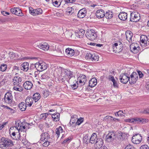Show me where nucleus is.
<instances>
[{
	"instance_id": "9b49d317",
	"label": "nucleus",
	"mask_w": 149,
	"mask_h": 149,
	"mask_svg": "<svg viewBox=\"0 0 149 149\" xmlns=\"http://www.w3.org/2000/svg\"><path fill=\"white\" fill-rule=\"evenodd\" d=\"M147 119L143 118H131V123L135 124H142L148 122Z\"/></svg>"
},
{
	"instance_id": "864d4df0",
	"label": "nucleus",
	"mask_w": 149,
	"mask_h": 149,
	"mask_svg": "<svg viewBox=\"0 0 149 149\" xmlns=\"http://www.w3.org/2000/svg\"><path fill=\"white\" fill-rule=\"evenodd\" d=\"M71 140V137H69L65 139L64 140L63 142V143H68L70 142Z\"/></svg>"
},
{
	"instance_id": "8fccbe9b",
	"label": "nucleus",
	"mask_w": 149,
	"mask_h": 149,
	"mask_svg": "<svg viewBox=\"0 0 149 149\" xmlns=\"http://www.w3.org/2000/svg\"><path fill=\"white\" fill-rule=\"evenodd\" d=\"M56 56L58 57H62L64 55V52L61 50H58Z\"/></svg>"
},
{
	"instance_id": "0eeeda50",
	"label": "nucleus",
	"mask_w": 149,
	"mask_h": 149,
	"mask_svg": "<svg viewBox=\"0 0 149 149\" xmlns=\"http://www.w3.org/2000/svg\"><path fill=\"white\" fill-rule=\"evenodd\" d=\"M30 13L33 16H36L41 15L43 12L42 10L40 8L34 9L31 7H29Z\"/></svg>"
},
{
	"instance_id": "473e14b6",
	"label": "nucleus",
	"mask_w": 149,
	"mask_h": 149,
	"mask_svg": "<svg viewBox=\"0 0 149 149\" xmlns=\"http://www.w3.org/2000/svg\"><path fill=\"white\" fill-rule=\"evenodd\" d=\"M77 116L76 115H74L73 117H72L71 119L70 122V124L72 126H74L76 125V122L77 120Z\"/></svg>"
},
{
	"instance_id": "5fc2aeb1",
	"label": "nucleus",
	"mask_w": 149,
	"mask_h": 149,
	"mask_svg": "<svg viewBox=\"0 0 149 149\" xmlns=\"http://www.w3.org/2000/svg\"><path fill=\"white\" fill-rule=\"evenodd\" d=\"M83 140L85 142L89 141L90 140V137L88 135H86L84 137Z\"/></svg>"
},
{
	"instance_id": "6ab92c4d",
	"label": "nucleus",
	"mask_w": 149,
	"mask_h": 149,
	"mask_svg": "<svg viewBox=\"0 0 149 149\" xmlns=\"http://www.w3.org/2000/svg\"><path fill=\"white\" fill-rule=\"evenodd\" d=\"M103 143L102 139L101 138H97L95 143V146L97 148H100L102 147Z\"/></svg>"
},
{
	"instance_id": "bb28decb",
	"label": "nucleus",
	"mask_w": 149,
	"mask_h": 149,
	"mask_svg": "<svg viewBox=\"0 0 149 149\" xmlns=\"http://www.w3.org/2000/svg\"><path fill=\"white\" fill-rule=\"evenodd\" d=\"M97 84V79L95 78H93L89 81V86L91 87H93L96 85Z\"/></svg>"
},
{
	"instance_id": "1a4fd4ad",
	"label": "nucleus",
	"mask_w": 149,
	"mask_h": 149,
	"mask_svg": "<svg viewBox=\"0 0 149 149\" xmlns=\"http://www.w3.org/2000/svg\"><path fill=\"white\" fill-rule=\"evenodd\" d=\"M87 60H91L92 61L96 62L97 61L99 58L97 54L87 53L85 56Z\"/></svg>"
},
{
	"instance_id": "dca6fc26",
	"label": "nucleus",
	"mask_w": 149,
	"mask_h": 149,
	"mask_svg": "<svg viewBox=\"0 0 149 149\" xmlns=\"http://www.w3.org/2000/svg\"><path fill=\"white\" fill-rule=\"evenodd\" d=\"M22 81V78L19 76H15L13 79L12 82L14 86L20 85Z\"/></svg>"
},
{
	"instance_id": "de8ad7c7",
	"label": "nucleus",
	"mask_w": 149,
	"mask_h": 149,
	"mask_svg": "<svg viewBox=\"0 0 149 149\" xmlns=\"http://www.w3.org/2000/svg\"><path fill=\"white\" fill-rule=\"evenodd\" d=\"M126 37L127 40L130 43V31H127L125 32Z\"/></svg>"
},
{
	"instance_id": "ddd939ff",
	"label": "nucleus",
	"mask_w": 149,
	"mask_h": 149,
	"mask_svg": "<svg viewBox=\"0 0 149 149\" xmlns=\"http://www.w3.org/2000/svg\"><path fill=\"white\" fill-rule=\"evenodd\" d=\"M116 134L114 132H109L106 136V140L108 142H110L113 141L116 138Z\"/></svg>"
},
{
	"instance_id": "c03bdc74",
	"label": "nucleus",
	"mask_w": 149,
	"mask_h": 149,
	"mask_svg": "<svg viewBox=\"0 0 149 149\" xmlns=\"http://www.w3.org/2000/svg\"><path fill=\"white\" fill-rule=\"evenodd\" d=\"M7 65L6 64L3 63L0 66V70L2 72L6 71L7 68Z\"/></svg>"
},
{
	"instance_id": "c85d7f7f",
	"label": "nucleus",
	"mask_w": 149,
	"mask_h": 149,
	"mask_svg": "<svg viewBox=\"0 0 149 149\" xmlns=\"http://www.w3.org/2000/svg\"><path fill=\"white\" fill-rule=\"evenodd\" d=\"M147 37L144 35H142L140 37L141 42L144 44L145 46H147Z\"/></svg>"
},
{
	"instance_id": "e2e57ef3",
	"label": "nucleus",
	"mask_w": 149,
	"mask_h": 149,
	"mask_svg": "<svg viewBox=\"0 0 149 149\" xmlns=\"http://www.w3.org/2000/svg\"><path fill=\"white\" fill-rule=\"evenodd\" d=\"M124 135L122 133H121L119 135V137L120 139L121 140H123L125 139Z\"/></svg>"
},
{
	"instance_id": "774afa93",
	"label": "nucleus",
	"mask_w": 149,
	"mask_h": 149,
	"mask_svg": "<svg viewBox=\"0 0 149 149\" xmlns=\"http://www.w3.org/2000/svg\"><path fill=\"white\" fill-rule=\"evenodd\" d=\"M143 113L144 114L149 113V108L147 109H146L144 110Z\"/></svg>"
},
{
	"instance_id": "423d86ee",
	"label": "nucleus",
	"mask_w": 149,
	"mask_h": 149,
	"mask_svg": "<svg viewBox=\"0 0 149 149\" xmlns=\"http://www.w3.org/2000/svg\"><path fill=\"white\" fill-rule=\"evenodd\" d=\"M122 43L119 41H117L113 45L112 49L113 52L118 53L123 49Z\"/></svg>"
},
{
	"instance_id": "2eb2a0df",
	"label": "nucleus",
	"mask_w": 149,
	"mask_h": 149,
	"mask_svg": "<svg viewBox=\"0 0 149 149\" xmlns=\"http://www.w3.org/2000/svg\"><path fill=\"white\" fill-rule=\"evenodd\" d=\"M86 9L85 8H83L79 11L77 16L78 17L80 18H83L86 16Z\"/></svg>"
},
{
	"instance_id": "680f3d73",
	"label": "nucleus",
	"mask_w": 149,
	"mask_h": 149,
	"mask_svg": "<svg viewBox=\"0 0 149 149\" xmlns=\"http://www.w3.org/2000/svg\"><path fill=\"white\" fill-rule=\"evenodd\" d=\"M65 2L67 3H73L76 0H65Z\"/></svg>"
},
{
	"instance_id": "58836bf2",
	"label": "nucleus",
	"mask_w": 149,
	"mask_h": 149,
	"mask_svg": "<svg viewBox=\"0 0 149 149\" xmlns=\"http://www.w3.org/2000/svg\"><path fill=\"white\" fill-rule=\"evenodd\" d=\"M52 116L54 121L57 122L59 120L60 114L59 113H56L53 114H52Z\"/></svg>"
},
{
	"instance_id": "37998d69",
	"label": "nucleus",
	"mask_w": 149,
	"mask_h": 149,
	"mask_svg": "<svg viewBox=\"0 0 149 149\" xmlns=\"http://www.w3.org/2000/svg\"><path fill=\"white\" fill-rule=\"evenodd\" d=\"M22 123L20 122L19 123H17V122H16L15 127L16 129L17 130L19 131L20 130L22 131Z\"/></svg>"
},
{
	"instance_id": "393cba45",
	"label": "nucleus",
	"mask_w": 149,
	"mask_h": 149,
	"mask_svg": "<svg viewBox=\"0 0 149 149\" xmlns=\"http://www.w3.org/2000/svg\"><path fill=\"white\" fill-rule=\"evenodd\" d=\"M65 53L68 56H72L74 54L75 52L74 50L73 49L68 48L66 49Z\"/></svg>"
},
{
	"instance_id": "c9c22d12",
	"label": "nucleus",
	"mask_w": 149,
	"mask_h": 149,
	"mask_svg": "<svg viewBox=\"0 0 149 149\" xmlns=\"http://www.w3.org/2000/svg\"><path fill=\"white\" fill-rule=\"evenodd\" d=\"M85 31L83 29H81L76 33V35L79 38H82L83 37Z\"/></svg>"
},
{
	"instance_id": "79ce46f5",
	"label": "nucleus",
	"mask_w": 149,
	"mask_h": 149,
	"mask_svg": "<svg viewBox=\"0 0 149 149\" xmlns=\"http://www.w3.org/2000/svg\"><path fill=\"white\" fill-rule=\"evenodd\" d=\"M13 88V89L17 91L21 92L23 90L21 86L20 85H16Z\"/></svg>"
},
{
	"instance_id": "e433bc0d",
	"label": "nucleus",
	"mask_w": 149,
	"mask_h": 149,
	"mask_svg": "<svg viewBox=\"0 0 149 149\" xmlns=\"http://www.w3.org/2000/svg\"><path fill=\"white\" fill-rule=\"evenodd\" d=\"M56 135L58 138L59 137L60 133H62L63 132V130L61 126L57 128H56L55 130Z\"/></svg>"
},
{
	"instance_id": "6e6552de",
	"label": "nucleus",
	"mask_w": 149,
	"mask_h": 149,
	"mask_svg": "<svg viewBox=\"0 0 149 149\" xmlns=\"http://www.w3.org/2000/svg\"><path fill=\"white\" fill-rule=\"evenodd\" d=\"M36 66L37 70L41 72L46 69L48 67V65L47 63L41 61L37 62Z\"/></svg>"
},
{
	"instance_id": "2f4dec72",
	"label": "nucleus",
	"mask_w": 149,
	"mask_h": 149,
	"mask_svg": "<svg viewBox=\"0 0 149 149\" xmlns=\"http://www.w3.org/2000/svg\"><path fill=\"white\" fill-rule=\"evenodd\" d=\"M29 64L27 62H24L21 65V68L22 70L27 71L29 69Z\"/></svg>"
},
{
	"instance_id": "cd10ccee",
	"label": "nucleus",
	"mask_w": 149,
	"mask_h": 149,
	"mask_svg": "<svg viewBox=\"0 0 149 149\" xmlns=\"http://www.w3.org/2000/svg\"><path fill=\"white\" fill-rule=\"evenodd\" d=\"M97 136L96 133H93L91 135V137H90V140L89 141L90 143L92 144L94 143L97 139Z\"/></svg>"
},
{
	"instance_id": "09e8293b",
	"label": "nucleus",
	"mask_w": 149,
	"mask_h": 149,
	"mask_svg": "<svg viewBox=\"0 0 149 149\" xmlns=\"http://www.w3.org/2000/svg\"><path fill=\"white\" fill-rule=\"evenodd\" d=\"M10 56L11 58L14 59H17L19 56L17 54L13 52H11Z\"/></svg>"
},
{
	"instance_id": "b1692460",
	"label": "nucleus",
	"mask_w": 149,
	"mask_h": 149,
	"mask_svg": "<svg viewBox=\"0 0 149 149\" xmlns=\"http://www.w3.org/2000/svg\"><path fill=\"white\" fill-rule=\"evenodd\" d=\"M138 74L135 72H133L131 74V84L135 83L138 79Z\"/></svg>"
},
{
	"instance_id": "4d7b16f0",
	"label": "nucleus",
	"mask_w": 149,
	"mask_h": 149,
	"mask_svg": "<svg viewBox=\"0 0 149 149\" xmlns=\"http://www.w3.org/2000/svg\"><path fill=\"white\" fill-rule=\"evenodd\" d=\"M83 121V118H80L78 120H77L76 122V124L78 125H80Z\"/></svg>"
},
{
	"instance_id": "a211bd4d",
	"label": "nucleus",
	"mask_w": 149,
	"mask_h": 149,
	"mask_svg": "<svg viewBox=\"0 0 149 149\" xmlns=\"http://www.w3.org/2000/svg\"><path fill=\"white\" fill-rule=\"evenodd\" d=\"M40 139V141L44 142L45 141L50 140V136L47 132H45L42 134Z\"/></svg>"
},
{
	"instance_id": "f704fd0d",
	"label": "nucleus",
	"mask_w": 149,
	"mask_h": 149,
	"mask_svg": "<svg viewBox=\"0 0 149 149\" xmlns=\"http://www.w3.org/2000/svg\"><path fill=\"white\" fill-rule=\"evenodd\" d=\"M113 13L111 11L108 10L104 13V16L107 19H111L113 17Z\"/></svg>"
},
{
	"instance_id": "9d476101",
	"label": "nucleus",
	"mask_w": 149,
	"mask_h": 149,
	"mask_svg": "<svg viewBox=\"0 0 149 149\" xmlns=\"http://www.w3.org/2000/svg\"><path fill=\"white\" fill-rule=\"evenodd\" d=\"M3 101L8 104L12 103L13 96L12 94L10 92H7L4 95V98L3 99Z\"/></svg>"
},
{
	"instance_id": "f03ea898",
	"label": "nucleus",
	"mask_w": 149,
	"mask_h": 149,
	"mask_svg": "<svg viewBox=\"0 0 149 149\" xmlns=\"http://www.w3.org/2000/svg\"><path fill=\"white\" fill-rule=\"evenodd\" d=\"M14 145L13 142L10 139L5 137H2L0 141V147L2 149H5L8 147Z\"/></svg>"
},
{
	"instance_id": "f257e3e1",
	"label": "nucleus",
	"mask_w": 149,
	"mask_h": 149,
	"mask_svg": "<svg viewBox=\"0 0 149 149\" xmlns=\"http://www.w3.org/2000/svg\"><path fill=\"white\" fill-rule=\"evenodd\" d=\"M57 77L60 82L65 83L67 81L71 83V79H75V76L73 72L66 69L59 68L57 72Z\"/></svg>"
},
{
	"instance_id": "0e129e2a",
	"label": "nucleus",
	"mask_w": 149,
	"mask_h": 149,
	"mask_svg": "<svg viewBox=\"0 0 149 149\" xmlns=\"http://www.w3.org/2000/svg\"><path fill=\"white\" fill-rule=\"evenodd\" d=\"M1 13L2 15L4 16H6V15H9L10 14L9 12H6L5 11H2Z\"/></svg>"
},
{
	"instance_id": "4c0bfd02",
	"label": "nucleus",
	"mask_w": 149,
	"mask_h": 149,
	"mask_svg": "<svg viewBox=\"0 0 149 149\" xmlns=\"http://www.w3.org/2000/svg\"><path fill=\"white\" fill-rule=\"evenodd\" d=\"M41 95L40 94L38 93H34L33 95V100L35 102H37L40 98Z\"/></svg>"
},
{
	"instance_id": "c756f323",
	"label": "nucleus",
	"mask_w": 149,
	"mask_h": 149,
	"mask_svg": "<svg viewBox=\"0 0 149 149\" xmlns=\"http://www.w3.org/2000/svg\"><path fill=\"white\" fill-rule=\"evenodd\" d=\"M33 100L32 98H31L29 97H27L25 100V104L26 105L29 107L31 106Z\"/></svg>"
},
{
	"instance_id": "338daca9",
	"label": "nucleus",
	"mask_w": 149,
	"mask_h": 149,
	"mask_svg": "<svg viewBox=\"0 0 149 149\" xmlns=\"http://www.w3.org/2000/svg\"><path fill=\"white\" fill-rule=\"evenodd\" d=\"M113 86L115 88H117L118 87V84L116 82V81H113Z\"/></svg>"
},
{
	"instance_id": "7c9ffc66",
	"label": "nucleus",
	"mask_w": 149,
	"mask_h": 149,
	"mask_svg": "<svg viewBox=\"0 0 149 149\" xmlns=\"http://www.w3.org/2000/svg\"><path fill=\"white\" fill-rule=\"evenodd\" d=\"M119 18L121 20L125 21L127 18V14L125 12L120 13L118 15Z\"/></svg>"
},
{
	"instance_id": "a878e982",
	"label": "nucleus",
	"mask_w": 149,
	"mask_h": 149,
	"mask_svg": "<svg viewBox=\"0 0 149 149\" xmlns=\"http://www.w3.org/2000/svg\"><path fill=\"white\" fill-rule=\"evenodd\" d=\"M96 16L98 18L103 17L104 16V12L103 10L100 9L98 10L96 13Z\"/></svg>"
},
{
	"instance_id": "69168bd1",
	"label": "nucleus",
	"mask_w": 149,
	"mask_h": 149,
	"mask_svg": "<svg viewBox=\"0 0 149 149\" xmlns=\"http://www.w3.org/2000/svg\"><path fill=\"white\" fill-rule=\"evenodd\" d=\"M49 95V92L46 91H45L43 95H44V97H47V96Z\"/></svg>"
},
{
	"instance_id": "13d9d810",
	"label": "nucleus",
	"mask_w": 149,
	"mask_h": 149,
	"mask_svg": "<svg viewBox=\"0 0 149 149\" xmlns=\"http://www.w3.org/2000/svg\"><path fill=\"white\" fill-rule=\"evenodd\" d=\"M49 115V113H44L42 114L41 115V117L43 119H45Z\"/></svg>"
},
{
	"instance_id": "bf43d9fd",
	"label": "nucleus",
	"mask_w": 149,
	"mask_h": 149,
	"mask_svg": "<svg viewBox=\"0 0 149 149\" xmlns=\"http://www.w3.org/2000/svg\"><path fill=\"white\" fill-rule=\"evenodd\" d=\"M108 78L110 80H111L113 82L115 80L113 77L112 75H109L108 76Z\"/></svg>"
},
{
	"instance_id": "412c9836",
	"label": "nucleus",
	"mask_w": 149,
	"mask_h": 149,
	"mask_svg": "<svg viewBox=\"0 0 149 149\" xmlns=\"http://www.w3.org/2000/svg\"><path fill=\"white\" fill-rule=\"evenodd\" d=\"M131 48L132 49L131 50V52L134 53H136L138 52V49L139 47L138 46V45L136 43H133L131 44Z\"/></svg>"
},
{
	"instance_id": "a19ab883",
	"label": "nucleus",
	"mask_w": 149,
	"mask_h": 149,
	"mask_svg": "<svg viewBox=\"0 0 149 149\" xmlns=\"http://www.w3.org/2000/svg\"><path fill=\"white\" fill-rule=\"evenodd\" d=\"M62 0H52L53 4L55 7H58L61 4Z\"/></svg>"
},
{
	"instance_id": "7ed1b4c3",
	"label": "nucleus",
	"mask_w": 149,
	"mask_h": 149,
	"mask_svg": "<svg viewBox=\"0 0 149 149\" xmlns=\"http://www.w3.org/2000/svg\"><path fill=\"white\" fill-rule=\"evenodd\" d=\"M86 36L87 38L91 40H93L97 37V35L95 31L93 29H89L86 32Z\"/></svg>"
},
{
	"instance_id": "6e6d98bb",
	"label": "nucleus",
	"mask_w": 149,
	"mask_h": 149,
	"mask_svg": "<svg viewBox=\"0 0 149 149\" xmlns=\"http://www.w3.org/2000/svg\"><path fill=\"white\" fill-rule=\"evenodd\" d=\"M139 149H149V147L147 145L144 144L141 146Z\"/></svg>"
},
{
	"instance_id": "f3484780",
	"label": "nucleus",
	"mask_w": 149,
	"mask_h": 149,
	"mask_svg": "<svg viewBox=\"0 0 149 149\" xmlns=\"http://www.w3.org/2000/svg\"><path fill=\"white\" fill-rule=\"evenodd\" d=\"M49 74L46 72L42 74L40 77V79L43 82H46L49 78Z\"/></svg>"
},
{
	"instance_id": "603ef678",
	"label": "nucleus",
	"mask_w": 149,
	"mask_h": 149,
	"mask_svg": "<svg viewBox=\"0 0 149 149\" xmlns=\"http://www.w3.org/2000/svg\"><path fill=\"white\" fill-rule=\"evenodd\" d=\"M37 63L35 64H32L30 66V69L31 70H37V68L36 67Z\"/></svg>"
},
{
	"instance_id": "f8f14e48",
	"label": "nucleus",
	"mask_w": 149,
	"mask_h": 149,
	"mask_svg": "<svg viewBox=\"0 0 149 149\" xmlns=\"http://www.w3.org/2000/svg\"><path fill=\"white\" fill-rule=\"evenodd\" d=\"M11 13L13 14L19 16H24L23 13L19 8L14 7L10 9Z\"/></svg>"
},
{
	"instance_id": "20e7f679",
	"label": "nucleus",
	"mask_w": 149,
	"mask_h": 149,
	"mask_svg": "<svg viewBox=\"0 0 149 149\" xmlns=\"http://www.w3.org/2000/svg\"><path fill=\"white\" fill-rule=\"evenodd\" d=\"M131 6V22H137L140 19L139 13L136 10H132Z\"/></svg>"
},
{
	"instance_id": "3c124183",
	"label": "nucleus",
	"mask_w": 149,
	"mask_h": 149,
	"mask_svg": "<svg viewBox=\"0 0 149 149\" xmlns=\"http://www.w3.org/2000/svg\"><path fill=\"white\" fill-rule=\"evenodd\" d=\"M50 140L45 141L42 144V145L45 147H47L50 144Z\"/></svg>"
},
{
	"instance_id": "052dcab7",
	"label": "nucleus",
	"mask_w": 149,
	"mask_h": 149,
	"mask_svg": "<svg viewBox=\"0 0 149 149\" xmlns=\"http://www.w3.org/2000/svg\"><path fill=\"white\" fill-rule=\"evenodd\" d=\"M1 107H4V108H5L6 109H9L10 111H13V109H11V108L9 107H8V106H5V105H3V104H2V105H1Z\"/></svg>"
},
{
	"instance_id": "ea45409f",
	"label": "nucleus",
	"mask_w": 149,
	"mask_h": 149,
	"mask_svg": "<svg viewBox=\"0 0 149 149\" xmlns=\"http://www.w3.org/2000/svg\"><path fill=\"white\" fill-rule=\"evenodd\" d=\"M75 79H73L74 80V81L73 82V84L72 83V80L71 79V83H70L71 84V87L73 89H76L78 87V83L77 81L75 80Z\"/></svg>"
},
{
	"instance_id": "a18cd8bd",
	"label": "nucleus",
	"mask_w": 149,
	"mask_h": 149,
	"mask_svg": "<svg viewBox=\"0 0 149 149\" xmlns=\"http://www.w3.org/2000/svg\"><path fill=\"white\" fill-rule=\"evenodd\" d=\"M16 135L15 133V132H13L11 134V137L13 139L18 140L19 139L21 140V138L20 137V134H18V136L17 137H16L15 136Z\"/></svg>"
},
{
	"instance_id": "4468645a",
	"label": "nucleus",
	"mask_w": 149,
	"mask_h": 149,
	"mask_svg": "<svg viewBox=\"0 0 149 149\" xmlns=\"http://www.w3.org/2000/svg\"><path fill=\"white\" fill-rule=\"evenodd\" d=\"M130 77L128 74H121L119 76V79L121 82L123 84H126L130 80Z\"/></svg>"
},
{
	"instance_id": "39448f33",
	"label": "nucleus",
	"mask_w": 149,
	"mask_h": 149,
	"mask_svg": "<svg viewBox=\"0 0 149 149\" xmlns=\"http://www.w3.org/2000/svg\"><path fill=\"white\" fill-rule=\"evenodd\" d=\"M132 142L134 144H137L141 143L142 141V137L139 133L133 134L131 140Z\"/></svg>"
},
{
	"instance_id": "4be33fe9",
	"label": "nucleus",
	"mask_w": 149,
	"mask_h": 149,
	"mask_svg": "<svg viewBox=\"0 0 149 149\" xmlns=\"http://www.w3.org/2000/svg\"><path fill=\"white\" fill-rule=\"evenodd\" d=\"M33 84L31 81H27L25 82L23 84V86L24 88L26 90H30L32 87Z\"/></svg>"
},
{
	"instance_id": "5701e85b",
	"label": "nucleus",
	"mask_w": 149,
	"mask_h": 149,
	"mask_svg": "<svg viewBox=\"0 0 149 149\" xmlns=\"http://www.w3.org/2000/svg\"><path fill=\"white\" fill-rule=\"evenodd\" d=\"M79 80V83L82 84V85L85 84L87 81L86 76L84 75H80L78 78Z\"/></svg>"
},
{
	"instance_id": "aec40b11",
	"label": "nucleus",
	"mask_w": 149,
	"mask_h": 149,
	"mask_svg": "<svg viewBox=\"0 0 149 149\" xmlns=\"http://www.w3.org/2000/svg\"><path fill=\"white\" fill-rule=\"evenodd\" d=\"M37 46L40 48L45 51L48 50L49 48V45L47 43H42L37 45Z\"/></svg>"
},
{
	"instance_id": "49530a36",
	"label": "nucleus",
	"mask_w": 149,
	"mask_h": 149,
	"mask_svg": "<svg viewBox=\"0 0 149 149\" xmlns=\"http://www.w3.org/2000/svg\"><path fill=\"white\" fill-rule=\"evenodd\" d=\"M73 9L72 7H68L66 10L67 14L68 15H71L73 13Z\"/></svg>"
},
{
	"instance_id": "72a5a7b5",
	"label": "nucleus",
	"mask_w": 149,
	"mask_h": 149,
	"mask_svg": "<svg viewBox=\"0 0 149 149\" xmlns=\"http://www.w3.org/2000/svg\"><path fill=\"white\" fill-rule=\"evenodd\" d=\"M18 107L21 111H23L26 110L27 106L25 102H21L19 104Z\"/></svg>"
}]
</instances>
